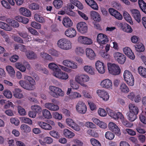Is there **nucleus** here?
I'll use <instances>...</instances> for the list:
<instances>
[{"instance_id":"f257e3e1","label":"nucleus","mask_w":146,"mask_h":146,"mask_svg":"<svg viewBox=\"0 0 146 146\" xmlns=\"http://www.w3.org/2000/svg\"><path fill=\"white\" fill-rule=\"evenodd\" d=\"M20 85L23 88L28 90H33L35 88L36 83L35 80L31 76L25 75L24 80L19 82Z\"/></svg>"},{"instance_id":"f03ea898","label":"nucleus","mask_w":146,"mask_h":146,"mask_svg":"<svg viewBox=\"0 0 146 146\" xmlns=\"http://www.w3.org/2000/svg\"><path fill=\"white\" fill-rule=\"evenodd\" d=\"M107 111L109 115L114 119H120L123 124L126 127H131L132 126V125L128 123L124 119L123 114L121 112H118L115 113L113 110L110 109L108 110Z\"/></svg>"},{"instance_id":"7ed1b4c3","label":"nucleus","mask_w":146,"mask_h":146,"mask_svg":"<svg viewBox=\"0 0 146 146\" xmlns=\"http://www.w3.org/2000/svg\"><path fill=\"white\" fill-rule=\"evenodd\" d=\"M49 94L54 97L58 98L63 96L64 95V92L58 87L51 86L49 87Z\"/></svg>"},{"instance_id":"20e7f679","label":"nucleus","mask_w":146,"mask_h":146,"mask_svg":"<svg viewBox=\"0 0 146 146\" xmlns=\"http://www.w3.org/2000/svg\"><path fill=\"white\" fill-rule=\"evenodd\" d=\"M57 45L59 48L64 50H70L72 48V43L71 41L65 38L59 40L57 42Z\"/></svg>"},{"instance_id":"39448f33","label":"nucleus","mask_w":146,"mask_h":146,"mask_svg":"<svg viewBox=\"0 0 146 146\" xmlns=\"http://www.w3.org/2000/svg\"><path fill=\"white\" fill-rule=\"evenodd\" d=\"M108 69L109 73L113 75L119 74L121 72L119 66L114 63H108L107 64Z\"/></svg>"},{"instance_id":"423d86ee","label":"nucleus","mask_w":146,"mask_h":146,"mask_svg":"<svg viewBox=\"0 0 146 146\" xmlns=\"http://www.w3.org/2000/svg\"><path fill=\"white\" fill-rule=\"evenodd\" d=\"M123 77L129 86H132L133 85L134 78L131 72L128 70H125L123 74Z\"/></svg>"},{"instance_id":"0eeeda50","label":"nucleus","mask_w":146,"mask_h":146,"mask_svg":"<svg viewBox=\"0 0 146 146\" xmlns=\"http://www.w3.org/2000/svg\"><path fill=\"white\" fill-rule=\"evenodd\" d=\"M76 108L78 113L83 114L86 113L87 108L84 102L82 101H79L76 105Z\"/></svg>"},{"instance_id":"6e6552de","label":"nucleus","mask_w":146,"mask_h":146,"mask_svg":"<svg viewBox=\"0 0 146 146\" xmlns=\"http://www.w3.org/2000/svg\"><path fill=\"white\" fill-rule=\"evenodd\" d=\"M100 86L103 88L108 90H111L113 89L112 82L111 80L106 79L102 80L100 84Z\"/></svg>"},{"instance_id":"1a4fd4ad","label":"nucleus","mask_w":146,"mask_h":146,"mask_svg":"<svg viewBox=\"0 0 146 146\" xmlns=\"http://www.w3.org/2000/svg\"><path fill=\"white\" fill-rule=\"evenodd\" d=\"M109 41L108 36L106 35L100 33L99 34L97 37V41L100 45L106 44Z\"/></svg>"},{"instance_id":"9d476101","label":"nucleus","mask_w":146,"mask_h":146,"mask_svg":"<svg viewBox=\"0 0 146 146\" xmlns=\"http://www.w3.org/2000/svg\"><path fill=\"white\" fill-rule=\"evenodd\" d=\"M66 123L67 125L76 131H79L81 129L80 127L70 118H67L66 120Z\"/></svg>"},{"instance_id":"9b49d317","label":"nucleus","mask_w":146,"mask_h":146,"mask_svg":"<svg viewBox=\"0 0 146 146\" xmlns=\"http://www.w3.org/2000/svg\"><path fill=\"white\" fill-rule=\"evenodd\" d=\"M113 56L115 60L120 64H123L125 61L126 56L121 53L119 52H115L113 54Z\"/></svg>"},{"instance_id":"f8f14e48","label":"nucleus","mask_w":146,"mask_h":146,"mask_svg":"<svg viewBox=\"0 0 146 146\" xmlns=\"http://www.w3.org/2000/svg\"><path fill=\"white\" fill-rule=\"evenodd\" d=\"M96 93L98 96L104 101H108L110 97L108 92L104 90L99 89L97 90Z\"/></svg>"},{"instance_id":"ddd939ff","label":"nucleus","mask_w":146,"mask_h":146,"mask_svg":"<svg viewBox=\"0 0 146 146\" xmlns=\"http://www.w3.org/2000/svg\"><path fill=\"white\" fill-rule=\"evenodd\" d=\"M95 66L96 69L99 73L104 74L105 73L106 68L104 63L98 60L96 62Z\"/></svg>"},{"instance_id":"4468645a","label":"nucleus","mask_w":146,"mask_h":146,"mask_svg":"<svg viewBox=\"0 0 146 146\" xmlns=\"http://www.w3.org/2000/svg\"><path fill=\"white\" fill-rule=\"evenodd\" d=\"M108 128L111 131L113 132L118 136H120L121 132L118 127L114 123L111 122L108 124Z\"/></svg>"},{"instance_id":"2eb2a0df","label":"nucleus","mask_w":146,"mask_h":146,"mask_svg":"<svg viewBox=\"0 0 146 146\" xmlns=\"http://www.w3.org/2000/svg\"><path fill=\"white\" fill-rule=\"evenodd\" d=\"M54 76L62 80H66L69 78L68 74L65 72H62L60 69L58 70Z\"/></svg>"},{"instance_id":"dca6fc26","label":"nucleus","mask_w":146,"mask_h":146,"mask_svg":"<svg viewBox=\"0 0 146 146\" xmlns=\"http://www.w3.org/2000/svg\"><path fill=\"white\" fill-rule=\"evenodd\" d=\"M78 31L82 33H86L88 31L87 25L84 22H80L77 25Z\"/></svg>"},{"instance_id":"f3484780","label":"nucleus","mask_w":146,"mask_h":146,"mask_svg":"<svg viewBox=\"0 0 146 146\" xmlns=\"http://www.w3.org/2000/svg\"><path fill=\"white\" fill-rule=\"evenodd\" d=\"M131 14L134 19L138 23L141 21V13L138 10L136 9H132L130 10Z\"/></svg>"},{"instance_id":"a211bd4d","label":"nucleus","mask_w":146,"mask_h":146,"mask_svg":"<svg viewBox=\"0 0 146 146\" xmlns=\"http://www.w3.org/2000/svg\"><path fill=\"white\" fill-rule=\"evenodd\" d=\"M78 41L79 42L85 44L90 45L93 43L92 40L91 39L82 36H79Z\"/></svg>"},{"instance_id":"6ab92c4d","label":"nucleus","mask_w":146,"mask_h":146,"mask_svg":"<svg viewBox=\"0 0 146 146\" xmlns=\"http://www.w3.org/2000/svg\"><path fill=\"white\" fill-rule=\"evenodd\" d=\"M110 13L114 16L115 18L119 20H121L122 19L123 17L122 15L117 11L113 8H110L109 9Z\"/></svg>"},{"instance_id":"aec40b11","label":"nucleus","mask_w":146,"mask_h":146,"mask_svg":"<svg viewBox=\"0 0 146 146\" xmlns=\"http://www.w3.org/2000/svg\"><path fill=\"white\" fill-rule=\"evenodd\" d=\"M37 124L41 128L46 130H50L52 128L50 124L42 121H38Z\"/></svg>"},{"instance_id":"412c9836","label":"nucleus","mask_w":146,"mask_h":146,"mask_svg":"<svg viewBox=\"0 0 146 146\" xmlns=\"http://www.w3.org/2000/svg\"><path fill=\"white\" fill-rule=\"evenodd\" d=\"M85 52L86 56L88 59L92 60L95 58L96 54L92 49L90 48H87L85 50Z\"/></svg>"},{"instance_id":"4be33fe9","label":"nucleus","mask_w":146,"mask_h":146,"mask_svg":"<svg viewBox=\"0 0 146 146\" xmlns=\"http://www.w3.org/2000/svg\"><path fill=\"white\" fill-rule=\"evenodd\" d=\"M123 51L124 54L129 58L132 60L134 59L135 56L130 48L125 47L123 49Z\"/></svg>"},{"instance_id":"5701e85b","label":"nucleus","mask_w":146,"mask_h":146,"mask_svg":"<svg viewBox=\"0 0 146 146\" xmlns=\"http://www.w3.org/2000/svg\"><path fill=\"white\" fill-rule=\"evenodd\" d=\"M65 34L67 36L72 38L76 36V32L74 28L71 27L67 29L65 31Z\"/></svg>"},{"instance_id":"b1692460","label":"nucleus","mask_w":146,"mask_h":146,"mask_svg":"<svg viewBox=\"0 0 146 146\" xmlns=\"http://www.w3.org/2000/svg\"><path fill=\"white\" fill-rule=\"evenodd\" d=\"M53 139L50 137H44L43 140L39 139V142L42 145H44L46 144H50L53 142Z\"/></svg>"},{"instance_id":"393cba45","label":"nucleus","mask_w":146,"mask_h":146,"mask_svg":"<svg viewBox=\"0 0 146 146\" xmlns=\"http://www.w3.org/2000/svg\"><path fill=\"white\" fill-rule=\"evenodd\" d=\"M44 107L52 111H56L59 109L58 106L52 103H46L44 104Z\"/></svg>"},{"instance_id":"a878e982","label":"nucleus","mask_w":146,"mask_h":146,"mask_svg":"<svg viewBox=\"0 0 146 146\" xmlns=\"http://www.w3.org/2000/svg\"><path fill=\"white\" fill-rule=\"evenodd\" d=\"M13 96L16 98L22 99L24 98V96L22 93V90L19 88L15 89L13 91Z\"/></svg>"},{"instance_id":"bb28decb","label":"nucleus","mask_w":146,"mask_h":146,"mask_svg":"<svg viewBox=\"0 0 146 146\" xmlns=\"http://www.w3.org/2000/svg\"><path fill=\"white\" fill-rule=\"evenodd\" d=\"M90 15L94 21L100 22L101 20L100 15L99 13L96 11H91Z\"/></svg>"},{"instance_id":"cd10ccee","label":"nucleus","mask_w":146,"mask_h":146,"mask_svg":"<svg viewBox=\"0 0 146 146\" xmlns=\"http://www.w3.org/2000/svg\"><path fill=\"white\" fill-rule=\"evenodd\" d=\"M63 133L64 136L67 138H72L75 136V134L73 132L66 129L63 130Z\"/></svg>"},{"instance_id":"c85d7f7f","label":"nucleus","mask_w":146,"mask_h":146,"mask_svg":"<svg viewBox=\"0 0 146 146\" xmlns=\"http://www.w3.org/2000/svg\"><path fill=\"white\" fill-rule=\"evenodd\" d=\"M62 23L63 25L66 28L72 27L73 24L72 21L68 17L64 18L62 20Z\"/></svg>"},{"instance_id":"c756f323","label":"nucleus","mask_w":146,"mask_h":146,"mask_svg":"<svg viewBox=\"0 0 146 146\" xmlns=\"http://www.w3.org/2000/svg\"><path fill=\"white\" fill-rule=\"evenodd\" d=\"M20 13L24 16L27 17H30L31 15V12L28 9L25 7H21L19 9Z\"/></svg>"},{"instance_id":"7c9ffc66","label":"nucleus","mask_w":146,"mask_h":146,"mask_svg":"<svg viewBox=\"0 0 146 146\" xmlns=\"http://www.w3.org/2000/svg\"><path fill=\"white\" fill-rule=\"evenodd\" d=\"M58 64H56L54 63H50L48 65L49 68L53 71L52 75L54 76L55 74L60 69L58 68Z\"/></svg>"},{"instance_id":"2f4dec72","label":"nucleus","mask_w":146,"mask_h":146,"mask_svg":"<svg viewBox=\"0 0 146 146\" xmlns=\"http://www.w3.org/2000/svg\"><path fill=\"white\" fill-rule=\"evenodd\" d=\"M15 68L23 72H24L26 71V67L22 62H17L15 64Z\"/></svg>"},{"instance_id":"473e14b6","label":"nucleus","mask_w":146,"mask_h":146,"mask_svg":"<svg viewBox=\"0 0 146 146\" xmlns=\"http://www.w3.org/2000/svg\"><path fill=\"white\" fill-rule=\"evenodd\" d=\"M83 69L85 72L89 74L94 75L95 74L94 69L91 66H85L84 67Z\"/></svg>"},{"instance_id":"72a5a7b5","label":"nucleus","mask_w":146,"mask_h":146,"mask_svg":"<svg viewBox=\"0 0 146 146\" xmlns=\"http://www.w3.org/2000/svg\"><path fill=\"white\" fill-rule=\"evenodd\" d=\"M87 4L93 9L95 10L98 9V7L96 3L94 0H85Z\"/></svg>"},{"instance_id":"f704fd0d","label":"nucleus","mask_w":146,"mask_h":146,"mask_svg":"<svg viewBox=\"0 0 146 146\" xmlns=\"http://www.w3.org/2000/svg\"><path fill=\"white\" fill-rule=\"evenodd\" d=\"M82 74H79L75 76V81L80 84L81 86L84 87H87V86L85 84L82 82Z\"/></svg>"},{"instance_id":"c9c22d12","label":"nucleus","mask_w":146,"mask_h":146,"mask_svg":"<svg viewBox=\"0 0 146 146\" xmlns=\"http://www.w3.org/2000/svg\"><path fill=\"white\" fill-rule=\"evenodd\" d=\"M25 54L28 59L30 60H34L37 58L36 55L32 51H27L25 52Z\"/></svg>"},{"instance_id":"e433bc0d","label":"nucleus","mask_w":146,"mask_h":146,"mask_svg":"<svg viewBox=\"0 0 146 146\" xmlns=\"http://www.w3.org/2000/svg\"><path fill=\"white\" fill-rule=\"evenodd\" d=\"M35 20L40 23H44L45 22V20L42 15L40 13H36L34 16Z\"/></svg>"},{"instance_id":"4c0bfd02","label":"nucleus","mask_w":146,"mask_h":146,"mask_svg":"<svg viewBox=\"0 0 146 146\" xmlns=\"http://www.w3.org/2000/svg\"><path fill=\"white\" fill-rule=\"evenodd\" d=\"M8 24V25L14 28H17L19 26V23L16 21L11 19H9L7 20Z\"/></svg>"},{"instance_id":"58836bf2","label":"nucleus","mask_w":146,"mask_h":146,"mask_svg":"<svg viewBox=\"0 0 146 146\" xmlns=\"http://www.w3.org/2000/svg\"><path fill=\"white\" fill-rule=\"evenodd\" d=\"M129 111L136 114H138L139 111L138 108L134 104H130L129 105Z\"/></svg>"},{"instance_id":"ea45409f","label":"nucleus","mask_w":146,"mask_h":146,"mask_svg":"<svg viewBox=\"0 0 146 146\" xmlns=\"http://www.w3.org/2000/svg\"><path fill=\"white\" fill-rule=\"evenodd\" d=\"M18 34L19 35L24 38H26V41L27 42L31 40V37L29 35H28L26 32H18Z\"/></svg>"},{"instance_id":"a19ab883","label":"nucleus","mask_w":146,"mask_h":146,"mask_svg":"<svg viewBox=\"0 0 146 146\" xmlns=\"http://www.w3.org/2000/svg\"><path fill=\"white\" fill-rule=\"evenodd\" d=\"M119 89L121 92L125 93H127L129 91L128 87L125 83H122L120 85Z\"/></svg>"},{"instance_id":"79ce46f5","label":"nucleus","mask_w":146,"mask_h":146,"mask_svg":"<svg viewBox=\"0 0 146 146\" xmlns=\"http://www.w3.org/2000/svg\"><path fill=\"white\" fill-rule=\"evenodd\" d=\"M0 27L6 31H10L12 28L9 26L8 24L2 22H0Z\"/></svg>"},{"instance_id":"37998d69","label":"nucleus","mask_w":146,"mask_h":146,"mask_svg":"<svg viewBox=\"0 0 146 146\" xmlns=\"http://www.w3.org/2000/svg\"><path fill=\"white\" fill-rule=\"evenodd\" d=\"M123 15L124 18L126 21L131 25H133V24L131 17L129 14L127 12L124 11L123 13Z\"/></svg>"},{"instance_id":"c03bdc74","label":"nucleus","mask_w":146,"mask_h":146,"mask_svg":"<svg viewBox=\"0 0 146 146\" xmlns=\"http://www.w3.org/2000/svg\"><path fill=\"white\" fill-rule=\"evenodd\" d=\"M82 96L80 93L76 92H74L69 95V98L70 99L73 100L81 98Z\"/></svg>"},{"instance_id":"a18cd8bd","label":"nucleus","mask_w":146,"mask_h":146,"mask_svg":"<svg viewBox=\"0 0 146 146\" xmlns=\"http://www.w3.org/2000/svg\"><path fill=\"white\" fill-rule=\"evenodd\" d=\"M138 72L141 76L146 78V68L142 66H139L138 69Z\"/></svg>"},{"instance_id":"49530a36","label":"nucleus","mask_w":146,"mask_h":146,"mask_svg":"<svg viewBox=\"0 0 146 146\" xmlns=\"http://www.w3.org/2000/svg\"><path fill=\"white\" fill-rule=\"evenodd\" d=\"M43 116L45 119H49L52 118V116L50 111L46 109H44L42 111Z\"/></svg>"},{"instance_id":"de8ad7c7","label":"nucleus","mask_w":146,"mask_h":146,"mask_svg":"<svg viewBox=\"0 0 146 146\" xmlns=\"http://www.w3.org/2000/svg\"><path fill=\"white\" fill-rule=\"evenodd\" d=\"M6 69L9 74L11 76H13L15 74V71L13 67L9 65L7 66Z\"/></svg>"},{"instance_id":"09e8293b","label":"nucleus","mask_w":146,"mask_h":146,"mask_svg":"<svg viewBox=\"0 0 146 146\" xmlns=\"http://www.w3.org/2000/svg\"><path fill=\"white\" fill-rule=\"evenodd\" d=\"M53 4L56 8L59 9L62 7L63 2L60 0H54L53 2Z\"/></svg>"},{"instance_id":"8fccbe9b","label":"nucleus","mask_w":146,"mask_h":146,"mask_svg":"<svg viewBox=\"0 0 146 146\" xmlns=\"http://www.w3.org/2000/svg\"><path fill=\"white\" fill-rule=\"evenodd\" d=\"M128 119L131 121H134L136 118V114L129 111L127 113Z\"/></svg>"},{"instance_id":"3c124183","label":"nucleus","mask_w":146,"mask_h":146,"mask_svg":"<svg viewBox=\"0 0 146 146\" xmlns=\"http://www.w3.org/2000/svg\"><path fill=\"white\" fill-rule=\"evenodd\" d=\"M40 56L42 58L45 60H47L51 61L53 60V58L50 55L47 53L42 52L40 53Z\"/></svg>"},{"instance_id":"603ef678","label":"nucleus","mask_w":146,"mask_h":146,"mask_svg":"<svg viewBox=\"0 0 146 146\" xmlns=\"http://www.w3.org/2000/svg\"><path fill=\"white\" fill-rule=\"evenodd\" d=\"M70 84L73 89L77 90L79 88V86L76 83L73 79H71L69 81Z\"/></svg>"},{"instance_id":"864d4df0","label":"nucleus","mask_w":146,"mask_h":146,"mask_svg":"<svg viewBox=\"0 0 146 146\" xmlns=\"http://www.w3.org/2000/svg\"><path fill=\"white\" fill-rule=\"evenodd\" d=\"M135 48L136 50L138 52H143L145 50L144 46L141 43L135 45Z\"/></svg>"},{"instance_id":"5fc2aeb1","label":"nucleus","mask_w":146,"mask_h":146,"mask_svg":"<svg viewBox=\"0 0 146 146\" xmlns=\"http://www.w3.org/2000/svg\"><path fill=\"white\" fill-rule=\"evenodd\" d=\"M75 51L77 54L80 55H82L84 54L85 50L83 47L80 46H78L76 47Z\"/></svg>"},{"instance_id":"6e6d98bb","label":"nucleus","mask_w":146,"mask_h":146,"mask_svg":"<svg viewBox=\"0 0 146 146\" xmlns=\"http://www.w3.org/2000/svg\"><path fill=\"white\" fill-rule=\"evenodd\" d=\"M114 134L110 131H107L105 134V137L109 140H112L114 139Z\"/></svg>"},{"instance_id":"4d7b16f0","label":"nucleus","mask_w":146,"mask_h":146,"mask_svg":"<svg viewBox=\"0 0 146 146\" xmlns=\"http://www.w3.org/2000/svg\"><path fill=\"white\" fill-rule=\"evenodd\" d=\"M21 130L24 132L26 133L29 132L30 131L31 129L30 127L26 124H22L21 125Z\"/></svg>"},{"instance_id":"13d9d810","label":"nucleus","mask_w":146,"mask_h":146,"mask_svg":"<svg viewBox=\"0 0 146 146\" xmlns=\"http://www.w3.org/2000/svg\"><path fill=\"white\" fill-rule=\"evenodd\" d=\"M70 1L71 3H72V4L76 6L80 9H83V6L82 3H81L80 2L76 0H74L73 1H72L71 0H70Z\"/></svg>"},{"instance_id":"bf43d9fd","label":"nucleus","mask_w":146,"mask_h":146,"mask_svg":"<svg viewBox=\"0 0 146 146\" xmlns=\"http://www.w3.org/2000/svg\"><path fill=\"white\" fill-rule=\"evenodd\" d=\"M3 95L7 98H11L12 96L11 92L8 90H5L3 93Z\"/></svg>"},{"instance_id":"052dcab7","label":"nucleus","mask_w":146,"mask_h":146,"mask_svg":"<svg viewBox=\"0 0 146 146\" xmlns=\"http://www.w3.org/2000/svg\"><path fill=\"white\" fill-rule=\"evenodd\" d=\"M49 133L51 136L56 139H58L60 137V134L59 133L55 130L50 131Z\"/></svg>"},{"instance_id":"680f3d73","label":"nucleus","mask_w":146,"mask_h":146,"mask_svg":"<svg viewBox=\"0 0 146 146\" xmlns=\"http://www.w3.org/2000/svg\"><path fill=\"white\" fill-rule=\"evenodd\" d=\"M21 121L25 123L28 124L29 125H32L33 123V122L29 118L23 117L21 118Z\"/></svg>"},{"instance_id":"e2e57ef3","label":"nucleus","mask_w":146,"mask_h":146,"mask_svg":"<svg viewBox=\"0 0 146 146\" xmlns=\"http://www.w3.org/2000/svg\"><path fill=\"white\" fill-rule=\"evenodd\" d=\"M98 114L101 116L105 117L107 115V112L105 109L102 108H100L98 111Z\"/></svg>"},{"instance_id":"0e129e2a","label":"nucleus","mask_w":146,"mask_h":146,"mask_svg":"<svg viewBox=\"0 0 146 146\" xmlns=\"http://www.w3.org/2000/svg\"><path fill=\"white\" fill-rule=\"evenodd\" d=\"M31 109L36 113L40 112L42 110L41 108L37 105L32 106L31 107Z\"/></svg>"},{"instance_id":"69168bd1","label":"nucleus","mask_w":146,"mask_h":146,"mask_svg":"<svg viewBox=\"0 0 146 146\" xmlns=\"http://www.w3.org/2000/svg\"><path fill=\"white\" fill-rule=\"evenodd\" d=\"M90 142L93 146H101L100 142L98 140L92 138L90 139Z\"/></svg>"},{"instance_id":"338daca9","label":"nucleus","mask_w":146,"mask_h":146,"mask_svg":"<svg viewBox=\"0 0 146 146\" xmlns=\"http://www.w3.org/2000/svg\"><path fill=\"white\" fill-rule=\"evenodd\" d=\"M31 26L36 29H41V25L36 22L33 21L31 23Z\"/></svg>"},{"instance_id":"774afa93","label":"nucleus","mask_w":146,"mask_h":146,"mask_svg":"<svg viewBox=\"0 0 146 146\" xmlns=\"http://www.w3.org/2000/svg\"><path fill=\"white\" fill-rule=\"evenodd\" d=\"M28 7L30 9L33 10H37L39 9V6L38 4L33 3L30 4L28 6Z\"/></svg>"}]
</instances>
